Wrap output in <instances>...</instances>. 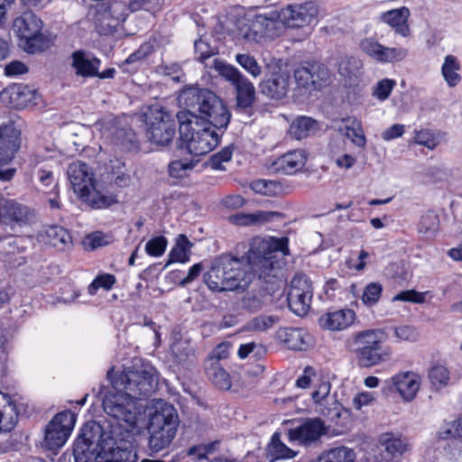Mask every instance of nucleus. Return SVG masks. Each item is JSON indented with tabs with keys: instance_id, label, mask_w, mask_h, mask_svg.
Here are the masks:
<instances>
[{
	"instance_id": "nucleus-31",
	"label": "nucleus",
	"mask_w": 462,
	"mask_h": 462,
	"mask_svg": "<svg viewBox=\"0 0 462 462\" xmlns=\"http://www.w3.org/2000/svg\"><path fill=\"white\" fill-rule=\"evenodd\" d=\"M380 443L384 451L392 457H400L410 450L408 439L402 434L386 432L380 438Z\"/></svg>"
},
{
	"instance_id": "nucleus-33",
	"label": "nucleus",
	"mask_w": 462,
	"mask_h": 462,
	"mask_svg": "<svg viewBox=\"0 0 462 462\" xmlns=\"http://www.w3.org/2000/svg\"><path fill=\"white\" fill-rule=\"evenodd\" d=\"M461 65L458 59L454 55H447L441 66V75L449 88H454L461 82L459 71Z\"/></svg>"
},
{
	"instance_id": "nucleus-39",
	"label": "nucleus",
	"mask_w": 462,
	"mask_h": 462,
	"mask_svg": "<svg viewBox=\"0 0 462 462\" xmlns=\"http://www.w3.org/2000/svg\"><path fill=\"white\" fill-rule=\"evenodd\" d=\"M269 456L276 459H290L297 456L298 452L290 448L283 442H282L277 434L272 437V441L268 446Z\"/></svg>"
},
{
	"instance_id": "nucleus-50",
	"label": "nucleus",
	"mask_w": 462,
	"mask_h": 462,
	"mask_svg": "<svg viewBox=\"0 0 462 462\" xmlns=\"http://www.w3.org/2000/svg\"><path fill=\"white\" fill-rule=\"evenodd\" d=\"M116 282L115 275L110 273L98 274L89 284L88 291L90 295H95L98 289L110 291Z\"/></svg>"
},
{
	"instance_id": "nucleus-28",
	"label": "nucleus",
	"mask_w": 462,
	"mask_h": 462,
	"mask_svg": "<svg viewBox=\"0 0 462 462\" xmlns=\"http://www.w3.org/2000/svg\"><path fill=\"white\" fill-rule=\"evenodd\" d=\"M410 17V10L403 6L393 9L382 14V20L394 29V32L403 37L410 35V27L408 25V18Z\"/></svg>"
},
{
	"instance_id": "nucleus-20",
	"label": "nucleus",
	"mask_w": 462,
	"mask_h": 462,
	"mask_svg": "<svg viewBox=\"0 0 462 462\" xmlns=\"http://www.w3.org/2000/svg\"><path fill=\"white\" fill-rule=\"evenodd\" d=\"M356 319V313L350 309H342L323 314L319 323L321 328L331 331H340L349 328Z\"/></svg>"
},
{
	"instance_id": "nucleus-37",
	"label": "nucleus",
	"mask_w": 462,
	"mask_h": 462,
	"mask_svg": "<svg viewBox=\"0 0 462 462\" xmlns=\"http://www.w3.org/2000/svg\"><path fill=\"white\" fill-rule=\"evenodd\" d=\"M311 75L310 64L306 67H300L294 70V80L297 85L294 90L298 92L295 96L303 95L307 92L315 90L314 81L312 79L313 76Z\"/></svg>"
},
{
	"instance_id": "nucleus-35",
	"label": "nucleus",
	"mask_w": 462,
	"mask_h": 462,
	"mask_svg": "<svg viewBox=\"0 0 462 462\" xmlns=\"http://www.w3.org/2000/svg\"><path fill=\"white\" fill-rule=\"evenodd\" d=\"M209 380L219 389L228 390L232 386L231 377L218 361H211L206 367Z\"/></svg>"
},
{
	"instance_id": "nucleus-63",
	"label": "nucleus",
	"mask_w": 462,
	"mask_h": 462,
	"mask_svg": "<svg viewBox=\"0 0 462 462\" xmlns=\"http://www.w3.org/2000/svg\"><path fill=\"white\" fill-rule=\"evenodd\" d=\"M216 443H209L206 445L193 446L189 448L188 455L194 457L197 459L208 458V455L211 454L215 449Z\"/></svg>"
},
{
	"instance_id": "nucleus-26",
	"label": "nucleus",
	"mask_w": 462,
	"mask_h": 462,
	"mask_svg": "<svg viewBox=\"0 0 462 462\" xmlns=\"http://www.w3.org/2000/svg\"><path fill=\"white\" fill-rule=\"evenodd\" d=\"M18 420V411L12 397L0 392V432L11 431Z\"/></svg>"
},
{
	"instance_id": "nucleus-46",
	"label": "nucleus",
	"mask_w": 462,
	"mask_h": 462,
	"mask_svg": "<svg viewBox=\"0 0 462 462\" xmlns=\"http://www.w3.org/2000/svg\"><path fill=\"white\" fill-rule=\"evenodd\" d=\"M396 80L393 79H383L377 81L372 88V96L380 102H383L392 94L396 87Z\"/></svg>"
},
{
	"instance_id": "nucleus-17",
	"label": "nucleus",
	"mask_w": 462,
	"mask_h": 462,
	"mask_svg": "<svg viewBox=\"0 0 462 462\" xmlns=\"http://www.w3.org/2000/svg\"><path fill=\"white\" fill-rule=\"evenodd\" d=\"M388 383L390 388L398 393L403 401L411 402L416 397L421 381L418 374L406 371L393 374Z\"/></svg>"
},
{
	"instance_id": "nucleus-29",
	"label": "nucleus",
	"mask_w": 462,
	"mask_h": 462,
	"mask_svg": "<svg viewBox=\"0 0 462 462\" xmlns=\"http://www.w3.org/2000/svg\"><path fill=\"white\" fill-rule=\"evenodd\" d=\"M278 338L290 349L305 350L309 345V334L300 328H283L277 332Z\"/></svg>"
},
{
	"instance_id": "nucleus-47",
	"label": "nucleus",
	"mask_w": 462,
	"mask_h": 462,
	"mask_svg": "<svg viewBox=\"0 0 462 462\" xmlns=\"http://www.w3.org/2000/svg\"><path fill=\"white\" fill-rule=\"evenodd\" d=\"M439 228V217L433 212L421 216L418 224V231L427 237L433 236Z\"/></svg>"
},
{
	"instance_id": "nucleus-2",
	"label": "nucleus",
	"mask_w": 462,
	"mask_h": 462,
	"mask_svg": "<svg viewBox=\"0 0 462 462\" xmlns=\"http://www.w3.org/2000/svg\"><path fill=\"white\" fill-rule=\"evenodd\" d=\"M189 109L177 114L180 147L194 156L210 152L219 143L215 129H226L230 114L222 100L212 91L190 87L179 97Z\"/></svg>"
},
{
	"instance_id": "nucleus-5",
	"label": "nucleus",
	"mask_w": 462,
	"mask_h": 462,
	"mask_svg": "<svg viewBox=\"0 0 462 462\" xmlns=\"http://www.w3.org/2000/svg\"><path fill=\"white\" fill-rule=\"evenodd\" d=\"M67 173L74 192L93 208H106L117 202L116 195L97 187L94 172L87 163L74 162L69 165Z\"/></svg>"
},
{
	"instance_id": "nucleus-62",
	"label": "nucleus",
	"mask_w": 462,
	"mask_h": 462,
	"mask_svg": "<svg viewBox=\"0 0 462 462\" xmlns=\"http://www.w3.org/2000/svg\"><path fill=\"white\" fill-rule=\"evenodd\" d=\"M194 47L200 61H204L217 53L216 48L210 47L208 43L202 39L197 41Z\"/></svg>"
},
{
	"instance_id": "nucleus-19",
	"label": "nucleus",
	"mask_w": 462,
	"mask_h": 462,
	"mask_svg": "<svg viewBox=\"0 0 462 462\" xmlns=\"http://www.w3.org/2000/svg\"><path fill=\"white\" fill-rule=\"evenodd\" d=\"M228 265V262H221L220 257L214 261L211 268L204 275V281L209 290L213 291H230V287L234 286V281L230 277H226L225 268Z\"/></svg>"
},
{
	"instance_id": "nucleus-38",
	"label": "nucleus",
	"mask_w": 462,
	"mask_h": 462,
	"mask_svg": "<svg viewBox=\"0 0 462 462\" xmlns=\"http://www.w3.org/2000/svg\"><path fill=\"white\" fill-rule=\"evenodd\" d=\"M313 295H300L298 291L288 292V303L291 310L298 316L306 315L310 309Z\"/></svg>"
},
{
	"instance_id": "nucleus-24",
	"label": "nucleus",
	"mask_w": 462,
	"mask_h": 462,
	"mask_svg": "<svg viewBox=\"0 0 462 462\" xmlns=\"http://www.w3.org/2000/svg\"><path fill=\"white\" fill-rule=\"evenodd\" d=\"M19 133L12 125L0 126V164L10 162L19 149Z\"/></svg>"
},
{
	"instance_id": "nucleus-52",
	"label": "nucleus",
	"mask_w": 462,
	"mask_h": 462,
	"mask_svg": "<svg viewBox=\"0 0 462 462\" xmlns=\"http://www.w3.org/2000/svg\"><path fill=\"white\" fill-rule=\"evenodd\" d=\"M236 61L254 78H257L262 74L261 66L254 57L249 54H237Z\"/></svg>"
},
{
	"instance_id": "nucleus-41",
	"label": "nucleus",
	"mask_w": 462,
	"mask_h": 462,
	"mask_svg": "<svg viewBox=\"0 0 462 462\" xmlns=\"http://www.w3.org/2000/svg\"><path fill=\"white\" fill-rule=\"evenodd\" d=\"M251 189L260 195L274 197L282 193V187L277 180H256L251 182Z\"/></svg>"
},
{
	"instance_id": "nucleus-25",
	"label": "nucleus",
	"mask_w": 462,
	"mask_h": 462,
	"mask_svg": "<svg viewBox=\"0 0 462 462\" xmlns=\"http://www.w3.org/2000/svg\"><path fill=\"white\" fill-rule=\"evenodd\" d=\"M307 162V154L304 150H294L288 152L279 157L274 166L278 171L285 174H294L300 171Z\"/></svg>"
},
{
	"instance_id": "nucleus-48",
	"label": "nucleus",
	"mask_w": 462,
	"mask_h": 462,
	"mask_svg": "<svg viewBox=\"0 0 462 462\" xmlns=\"http://www.w3.org/2000/svg\"><path fill=\"white\" fill-rule=\"evenodd\" d=\"M383 293V285L378 282L367 284L362 293L361 300L366 307L374 306Z\"/></svg>"
},
{
	"instance_id": "nucleus-6",
	"label": "nucleus",
	"mask_w": 462,
	"mask_h": 462,
	"mask_svg": "<svg viewBox=\"0 0 462 462\" xmlns=\"http://www.w3.org/2000/svg\"><path fill=\"white\" fill-rule=\"evenodd\" d=\"M388 334L383 328H369L356 332L353 337L354 353L359 366L370 368L390 360L392 351L384 347Z\"/></svg>"
},
{
	"instance_id": "nucleus-18",
	"label": "nucleus",
	"mask_w": 462,
	"mask_h": 462,
	"mask_svg": "<svg viewBox=\"0 0 462 462\" xmlns=\"http://www.w3.org/2000/svg\"><path fill=\"white\" fill-rule=\"evenodd\" d=\"M263 13L245 14L236 23L239 35L249 42H258L263 37Z\"/></svg>"
},
{
	"instance_id": "nucleus-58",
	"label": "nucleus",
	"mask_w": 462,
	"mask_h": 462,
	"mask_svg": "<svg viewBox=\"0 0 462 462\" xmlns=\"http://www.w3.org/2000/svg\"><path fill=\"white\" fill-rule=\"evenodd\" d=\"M278 319L273 316H258L253 319L248 327L253 330H265L273 326L276 323Z\"/></svg>"
},
{
	"instance_id": "nucleus-56",
	"label": "nucleus",
	"mask_w": 462,
	"mask_h": 462,
	"mask_svg": "<svg viewBox=\"0 0 462 462\" xmlns=\"http://www.w3.org/2000/svg\"><path fill=\"white\" fill-rule=\"evenodd\" d=\"M376 395L373 392H361L356 393L352 400L355 410L361 411L364 407L373 405L375 402Z\"/></svg>"
},
{
	"instance_id": "nucleus-32",
	"label": "nucleus",
	"mask_w": 462,
	"mask_h": 462,
	"mask_svg": "<svg viewBox=\"0 0 462 462\" xmlns=\"http://www.w3.org/2000/svg\"><path fill=\"white\" fill-rule=\"evenodd\" d=\"M193 244L185 235H179L174 246L169 253V260L165 267L174 263H186L190 261Z\"/></svg>"
},
{
	"instance_id": "nucleus-51",
	"label": "nucleus",
	"mask_w": 462,
	"mask_h": 462,
	"mask_svg": "<svg viewBox=\"0 0 462 462\" xmlns=\"http://www.w3.org/2000/svg\"><path fill=\"white\" fill-rule=\"evenodd\" d=\"M267 294L263 291H252L242 300V305L250 311H256L264 305Z\"/></svg>"
},
{
	"instance_id": "nucleus-1",
	"label": "nucleus",
	"mask_w": 462,
	"mask_h": 462,
	"mask_svg": "<svg viewBox=\"0 0 462 462\" xmlns=\"http://www.w3.org/2000/svg\"><path fill=\"white\" fill-rule=\"evenodd\" d=\"M107 373L113 391L103 399L105 412L116 420L105 428L87 422L74 443L76 462H136L135 438L132 432L143 413L139 402L154 392L159 375L152 366L125 368L112 375Z\"/></svg>"
},
{
	"instance_id": "nucleus-27",
	"label": "nucleus",
	"mask_w": 462,
	"mask_h": 462,
	"mask_svg": "<svg viewBox=\"0 0 462 462\" xmlns=\"http://www.w3.org/2000/svg\"><path fill=\"white\" fill-rule=\"evenodd\" d=\"M41 240L56 247L63 250L72 244V238L69 231L60 226H49L40 234Z\"/></svg>"
},
{
	"instance_id": "nucleus-23",
	"label": "nucleus",
	"mask_w": 462,
	"mask_h": 462,
	"mask_svg": "<svg viewBox=\"0 0 462 462\" xmlns=\"http://www.w3.org/2000/svg\"><path fill=\"white\" fill-rule=\"evenodd\" d=\"M291 76L287 71H279L261 84L262 93L274 98H283L290 90Z\"/></svg>"
},
{
	"instance_id": "nucleus-42",
	"label": "nucleus",
	"mask_w": 462,
	"mask_h": 462,
	"mask_svg": "<svg viewBox=\"0 0 462 462\" xmlns=\"http://www.w3.org/2000/svg\"><path fill=\"white\" fill-rule=\"evenodd\" d=\"M263 18L265 20L263 23V36H277L278 31L281 27L282 12L271 10L269 12L263 13Z\"/></svg>"
},
{
	"instance_id": "nucleus-30",
	"label": "nucleus",
	"mask_w": 462,
	"mask_h": 462,
	"mask_svg": "<svg viewBox=\"0 0 462 462\" xmlns=\"http://www.w3.org/2000/svg\"><path fill=\"white\" fill-rule=\"evenodd\" d=\"M26 170L32 177H36L45 187L54 182L53 172L49 162L38 155L30 158L26 164Z\"/></svg>"
},
{
	"instance_id": "nucleus-61",
	"label": "nucleus",
	"mask_w": 462,
	"mask_h": 462,
	"mask_svg": "<svg viewBox=\"0 0 462 462\" xmlns=\"http://www.w3.org/2000/svg\"><path fill=\"white\" fill-rule=\"evenodd\" d=\"M445 437L453 439L454 445L462 446V418L450 423L444 432Z\"/></svg>"
},
{
	"instance_id": "nucleus-16",
	"label": "nucleus",
	"mask_w": 462,
	"mask_h": 462,
	"mask_svg": "<svg viewBox=\"0 0 462 462\" xmlns=\"http://www.w3.org/2000/svg\"><path fill=\"white\" fill-rule=\"evenodd\" d=\"M38 93L23 84H12L0 93V99L14 108H23L37 104Z\"/></svg>"
},
{
	"instance_id": "nucleus-36",
	"label": "nucleus",
	"mask_w": 462,
	"mask_h": 462,
	"mask_svg": "<svg viewBox=\"0 0 462 462\" xmlns=\"http://www.w3.org/2000/svg\"><path fill=\"white\" fill-rule=\"evenodd\" d=\"M318 123L310 117L300 116L296 118L290 127V134L298 140L316 133Z\"/></svg>"
},
{
	"instance_id": "nucleus-45",
	"label": "nucleus",
	"mask_w": 462,
	"mask_h": 462,
	"mask_svg": "<svg viewBox=\"0 0 462 462\" xmlns=\"http://www.w3.org/2000/svg\"><path fill=\"white\" fill-rule=\"evenodd\" d=\"M310 65L315 90L327 86L331 81V73L325 65L319 63H311Z\"/></svg>"
},
{
	"instance_id": "nucleus-13",
	"label": "nucleus",
	"mask_w": 462,
	"mask_h": 462,
	"mask_svg": "<svg viewBox=\"0 0 462 462\" xmlns=\"http://www.w3.org/2000/svg\"><path fill=\"white\" fill-rule=\"evenodd\" d=\"M282 23L291 28H303L317 22L319 9L315 3L288 5L281 10Z\"/></svg>"
},
{
	"instance_id": "nucleus-22",
	"label": "nucleus",
	"mask_w": 462,
	"mask_h": 462,
	"mask_svg": "<svg viewBox=\"0 0 462 462\" xmlns=\"http://www.w3.org/2000/svg\"><path fill=\"white\" fill-rule=\"evenodd\" d=\"M283 215L277 211L257 210L252 213L239 212L229 217V221L239 226H262L282 218Z\"/></svg>"
},
{
	"instance_id": "nucleus-8",
	"label": "nucleus",
	"mask_w": 462,
	"mask_h": 462,
	"mask_svg": "<svg viewBox=\"0 0 462 462\" xmlns=\"http://www.w3.org/2000/svg\"><path fill=\"white\" fill-rule=\"evenodd\" d=\"M146 134L151 142L167 145L175 135V122L172 116L160 106H152L145 113Z\"/></svg>"
},
{
	"instance_id": "nucleus-10",
	"label": "nucleus",
	"mask_w": 462,
	"mask_h": 462,
	"mask_svg": "<svg viewBox=\"0 0 462 462\" xmlns=\"http://www.w3.org/2000/svg\"><path fill=\"white\" fill-rule=\"evenodd\" d=\"M214 68L235 87L237 106L241 108L251 106L255 98V88L253 83L236 68L218 60H214Z\"/></svg>"
},
{
	"instance_id": "nucleus-3",
	"label": "nucleus",
	"mask_w": 462,
	"mask_h": 462,
	"mask_svg": "<svg viewBox=\"0 0 462 462\" xmlns=\"http://www.w3.org/2000/svg\"><path fill=\"white\" fill-rule=\"evenodd\" d=\"M289 239L287 237H254L247 252V263L231 255H221V262L227 261L229 265L225 268L226 277L234 281L230 291L245 289L249 285L254 273L260 277L271 275V273L280 267L277 253L289 254Z\"/></svg>"
},
{
	"instance_id": "nucleus-59",
	"label": "nucleus",
	"mask_w": 462,
	"mask_h": 462,
	"mask_svg": "<svg viewBox=\"0 0 462 462\" xmlns=\"http://www.w3.org/2000/svg\"><path fill=\"white\" fill-rule=\"evenodd\" d=\"M393 301H409L414 303H423L425 301V293L418 292L414 290L403 291L393 298Z\"/></svg>"
},
{
	"instance_id": "nucleus-14",
	"label": "nucleus",
	"mask_w": 462,
	"mask_h": 462,
	"mask_svg": "<svg viewBox=\"0 0 462 462\" xmlns=\"http://www.w3.org/2000/svg\"><path fill=\"white\" fill-rule=\"evenodd\" d=\"M360 48L369 57L381 63L400 61L408 54V51L404 48L386 47L374 38H365L361 41Z\"/></svg>"
},
{
	"instance_id": "nucleus-60",
	"label": "nucleus",
	"mask_w": 462,
	"mask_h": 462,
	"mask_svg": "<svg viewBox=\"0 0 462 462\" xmlns=\"http://www.w3.org/2000/svg\"><path fill=\"white\" fill-rule=\"evenodd\" d=\"M394 336L400 341H415L418 332L412 326L402 325L394 328Z\"/></svg>"
},
{
	"instance_id": "nucleus-7",
	"label": "nucleus",
	"mask_w": 462,
	"mask_h": 462,
	"mask_svg": "<svg viewBox=\"0 0 462 462\" xmlns=\"http://www.w3.org/2000/svg\"><path fill=\"white\" fill-rule=\"evenodd\" d=\"M42 28V20L32 12H24L14 21V31L23 41V49L28 53L43 50Z\"/></svg>"
},
{
	"instance_id": "nucleus-34",
	"label": "nucleus",
	"mask_w": 462,
	"mask_h": 462,
	"mask_svg": "<svg viewBox=\"0 0 462 462\" xmlns=\"http://www.w3.org/2000/svg\"><path fill=\"white\" fill-rule=\"evenodd\" d=\"M318 462H356V454L351 448L339 446L323 451Z\"/></svg>"
},
{
	"instance_id": "nucleus-55",
	"label": "nucleus",
	"mask_w": 462,
	"mask_h": 462,
	"mask_svg": "<svg viewBox=\"0 0 462 462\" xmlns=\"http://www.w3.org/2000/svg\"><path fill=\"white\" fill-rule=\"evenodd\" d=\"M429 378L434 385H446L449 380V372L444 365H435L430 369Z\"/></svg>"
},
{
	"instance_id": "nucleus-43",
	"label": "nucleus",
	"mask_w": 462,
	"mask_h": 462,
	"mask_svg": "<svg viewBox=\"0 0 462 462\" xmlns=\"http://www.w3.org/2000/svg\"><path fill=\"white\" fill-rule=\"evenodd\" d=\"M113 243V236L101 231H95L87 235L83 239V246L87 250H95Z\"/></svg>"
},
{
	"instance_id": "nucleus-15",
	"label": "nucleus",
	"mask_w": 462,
	"mask_h": 462,
	"mask_svg": "<svg viewBox=\"0 0 462 462\" xmlns=\"http://www.w3.org/2000/svg\"><path fill=\"white\" fill-rule=\"evenodd\" d=\"M33 218V210L15 200H5L0 205V224L23 226L29 225Z\"/></svg>"
},
{
	"instance_id": "nucleus-57",
	"label": "nucleus",
	"mask_w": 462,
	"mask_h": 462,
	"mask_svg": "<svg viewBox=\"0 0 462 462\" xmlns=\"http://www.w3.org/2000/svg\"><path fill=\"white\" fill-rule=\"evenodd\" d=\"M413 139L415 143L423 145L429 149H434L438 143L433 134L424 129L415 131Z\"/></svg>"
},
{
	"instance_id": "nucleus-64",
	"label": "nucleus",
	"mask_w": 462,
	"mask_h": 462,
	"mask_svg": "<svg viewBox=\"0 0 462 462\" xmlns=\"http://www.w3.org/2000/svg\"><path fill=\"white\" fill-rule=\"evenodd\" d=\"M28 72V67L20 60H13L5 67V75L7 77H17Z\"/></svg>"
},
{
	"instance_id": "nucleus-11",
	"label": "nucleus",
	"mask_w": 462,
	"mask_h": 462,
	"mask_svg": "<svg viewBox=\"0 0 462 462\" xmlns=\"http://www.w3.org/2000/svg\"><path fill=\"white\" fill-rule=\"evenodd\" d=\"M331 385L328 381L321 382L316 386L311 397L315 403V411L327 417L331 422L346 426V422L338 420L344 416L347 420V410L338 402L336 395L330 394Z\"/></svg>"
},
{
	"instance_id": "nucleus-4",
	"label": "nucleus",
	"mask_w": 462,
	"mask_h": 462,
	"mask_svg": "<svg viewBox=\"0 0 462 462\" xmlns=\"http://www.w3.org/2000/svg\"><path fill=\"white\" fill-rule=\"evenodd\" d=\"M180 425L179 414L175 407L163 401L152 402L148 411V445L152 452H160L171 444Z\"/></svg>"
},
{
	"instance_id": "nucleus-40",
	"label": "nucleus",
	"mask_w": 462,
	"mask_h": 462,
	"mask_svg": "<svg viewBox=\"0 0 462 462\" xmlns=\"http://www.w3.org/2000/svg\"><path fill=\"white\" fill-rule=\"evenodd\" d=\"M346 136L356 146L363 148L365 146L366 138L365 136L361 122L356 119H347L344 127Z\"/></svg>"
},
{
	"instance_id": "nucleus-53",
	"label": "nucleus",
	"mask_w": 462,
	"mask_h": 462,
	"mask_svg": "<svg viewBox=\"0 0 462 462\" xmlns=\"http://www.w3.org/2000/svg\"><path fill=\"white\" fill-rule=\"evenodd\" d=\"M294 291L300 295H313L312 285L307 275L299 273L292 278L289 292Z\"/></svg>"
},
{
	"instance_id": "nucleus-21",
	"label": "nucleus",
	"mask_w": 462,
	"mask_h": 462,
	"mask_svg": "<svg viewBox=\"0 0 462 462\" xmlns=\"http://www.w3.org/2000/svg\"><path fill=\"white\" fill-rule=\"evenodd\" d=\"M100 60L84 51H76L71 54V68L81 78H94L97 75Z\"/></svg>"
},
{
	"instance_id": "nucleus-12",
	"label": "nucleus",
	"mask_w": 462,
	"mask_h": 462,
	"mask_svg": "<svg viewBox=\"0 0 462 462\" xmlns=\"http://www.w3.org/2000/svg\"><path fill=\"white\" fill-rule=\"evenodd\" d=\"M328 434V427L320 418H307L300 424L289 429L287 437L290 442L310 447Z\"/></svg>"
},
{
	"instance_id": "nucleus-9",
	"label": "nucleus",
	"mask_w": 462,
	"mask_h": 462,
	"mask_svg": "<svg viewBox=\"0 0 462 462\" xmlns=\"http://www.w3.org/2000/svg\"><path fill=\"white\" fill-rule=\"evenodd\" d=\"M76 417L69 411L56 414L47 424L42 448L57 451L65 445L75 426Z\"/></svg>"
},
{
	"instance_id": "nucleus-54",
	"label": "nucleus",
	"mask_w": 462,
	"mask_h": 462,
	"mask_svg": "<svg viewBox=\"0 0 462 462\" xmlns=\"http://www.w3.org/2000/svg\"><path fill=\"white\" fill-rule=\"evenodd\" d=\"M167 245L168 241L164 236H155L146 243L145 252L150 256L159 257L164 254Z\"/></svg>"
},
{
	"instance_id": "nucleus-44",
	"label": "nucleus",
	"mask_w": 462,
	"mask_h": 462,
	"mask_svg": "<svg viewBox=\"0 0 462 462\" xmlns=\"http://www.w3.org/2000/svg\"><path fill=\"white\" fill-rule=\"evenodd\" d=\"M362 62L356 58H348L341 60L338 71L341 76L352 80L358 79L361 75Z\"/></svg>"
},
{
	"instance_id": "nucleus-49",
	"label": "nucleus",
	"mask_w": 462,
	"mask_h": 462,
	"mask_svg": "<svg viewBox=\"0 0 462 462\" xmlns=\"http://www.w3.org/2000/svg\"><path fill=\"white\" fill-rule=\"evenodd\" d=\"M194 166L192 161L176 160L169 164V174L175 179H183L190 173Z\"/></svg>"
}]
</instances>
